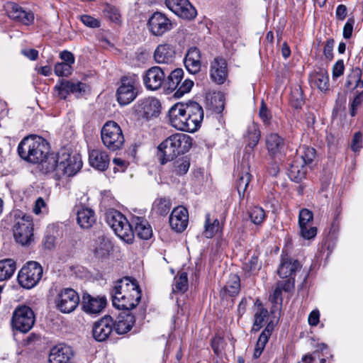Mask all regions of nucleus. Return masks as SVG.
I'll return each instance as SVG.
<instances>
[{
  "instance_id": "f257e3e1",
  "label": "nucleus",
  "mask_w": 363,
  "mask_h": 363,
  "mask_svg": "<svg viewBox=\"0 0 363 363\" xmlns=\"http://www.w3.org/2000/svg\"><path fill=\"white\" fill-rule=\"evenodd\" d=\"M82 164L79 154L64 150L57 153H50L42 163L41 172L58 180L64 176L76 174L82 167Z\"/></svg>"
},
{
  "instance_id": "f03ea898",
  "label": "nucleus",
  "mask_w": 363,
  "mask_h": 363,
  "mask_svg": "<svg viewBox=\"0 0 363 363\" xmlns=\"http://www.w3.org/2000/svg\"><path fill=\"white\" fill-rule=\"evenodd\" d=\"M141 298L139 286L135 279L125 277L118 280L113 289V305L124 311L135 308Z\"/></svg>"
},
{
  "instance_id": "7ed1b4c3",
  "label": "nucleus",
  "mask_w": 363,
  "mask_h": 363,
  "mask_svg": "<svg viewBox=\"0 0 363 363\" xmlns=\"http://www.w3.org/2000/svg\"><path fill=\"white\" fill-rule=\"evenodd\" d=\"M47 141L42 137L29 135L25 137L18 145V153L24 160L30 163H40L41 171L42 163L50 154Z\"/></svg>"
},
{
  "instance_id": "20e7f679",
  "label": "nucleus",
  "mask_w": 363,
  "mask_h": 363,
  "mask_svg": "<svg viewBox=\"0 0 363 363\" xmlns=\"http://www.w3.org/2000/svg\"><path fill=\"white\" fill-rule=\"evenodd\" d=\"M191 138L184 133H175L162 141L157 147V157L162 164L173 160L179 155L188 152L191 147Z\"/></svg>"
},
{
  "instance_id": "39448f33",
  "label": "nucleus",
  "mask_w": 363,
  "mask_h": 363,
  "mask_svg": "<svg viewBox=\"0 0 363 363\" xmlns=\"http://www.w3.org/2000/svg\"><path fill=\"white\" fill-rule=\"evenodd\" d=\"M14 225L13 237L21 245H29L33 241V223L30 215L19 211H13Z\"/></svg>"
},
{
  "instance_id": "423d86ee",
  "label": "nucleus",
  "mask_w": 363,
  "mask_h": 363,
  "mask_svg": "<svg viewBox=\"0 0 363 363\" xmlns=\"http://www.w3.org/2000/svg\"><path fill=\"white\" fill-rule=\"evenodd\" d=\"M106 219L108 225L121 240L128 244L133 243L134 231L127 218L121 213L111 209L106 212Z\"/></svg>"
},
{
  "instance_id": "0eeeda50",
  "label": "nucleus",
  "mask_w": 363,
  "mask_h": 363,
  "mask_svg": "<svg viewBox=\"0 0 363 363\" xmlns=\"http://www.w3.org/2000/svg\"><path fill=\"white\" fill-rule=\"evenodd\" d=\"M101 135L104 145L111 151L121 149L124 144L123 131L115 121H107L101 128Z\"/></svg>"
},
{
  "instance_id": "6e6552de",
  "label": "nucleus",
  "mask_w": 363,
  "mask_h": 363,
  "mask_svg": "<svg viewBox=\"0 0 363 363\" xmlns=\"http://www.w3.org/2000/svg\"><path fill=\"white\" fill-rule=\"evenodd\" d=\"M43 268L34 261L28 262L19 271L18 281L19 284L27 289L34 287L41 279Z\"/></svg>"
},
{
  "instance_id": "1a4fd4ad",
  "label": "nucleus",
  "mask_w": 363,
  "mask_h": 363,
  "mask_svg": "<svg viewBox=\"0 0 363 363\" xmlns=\"http://www.w3.org/2000/svg\"><path fill=\"white\" fill-rule=\"evenodd\" d=\"M35 323L34 312L28 306L21 305L13 311L11 324L13 327L22 333H28Z\"/></svg>"
},
{
  "instance_id": "9d476101",
  "label": "nucleus",
  "mask_w": 363,
  "mask_h": 363,
  "mask_svg": "<svg viewBox=\"0 0 363 363\" xmlns=\"http://www.w3.org/2000/svg\"><path fill=\"white\" fill-rule=\"evenodd\" d=\"M138 79L135 76L124 77L116 91L117 100L122 105L131 103L138 95Z\"/></svg>"
},
{
  "instance_id": "9b49d317",
  "label": "nucleus",
  "mask_w": 363,
  "mask_h": 363,
  "mask_svg": "<svg viewBox=\"0 0 363 363\" xmlns=\"http://www.w3.org/2000/svg\"><path fill=\"white\" fill-rule=\"evenodd\" d=\"M79 303V296L72 289H64L56 297L55 304L57 308L63 313H69L74 311Z\"/></svg>"
},
{
  "instance_id": "f8f14e48",
  "label": "nucleus",
  "mask_w": 363,
  "mask_h": 363,
  "mask_svg": "<svg viewBox=\"0 0 363 363\" xmlns=\"http://www.w3.org/2000/svg\"><path fill=\"white\" fill-rule=\"evenodd\" d=\"M184 131L195 132L200 127L203 119L202 107L196 102L187 104Z\"/></svg>"
},
{
  "instance_id": "ddd939ff",
  "label": "nucleus",
  "mask_w": 363,
  "mask_h": 363,
  "mask_svg": "<svg viewBox=\"0 0 363 363\" xmlns=\"http://www.w3.org/2000/svg\"><path fill=\"white\" fill-rule=\"evenodd\" d=\"M167 7L179 17L191 20L196 17V11L189 0H165Z\"/></svg>"
},
{
  "instance_id": "4468645a",
  "label": "nucleus",
  "mask_w": 363,
  "mask_h": 363,
  "mask_svg": "<svg viewBox=\"0 0 363 363\" xmlns=\"http://www.w3.org/2000/svg\"><path fill=\"white\" fill-rule=\"evenodd\" d=\"M55 89L57 91L58 96L65 99L69 93L75 94L77 97L82 96L87 89V85L79 82L61 79Z\"/></svg>"
},
{
  "instance_id": "2eb2a0df",
  "label": "nucleus",
  "mask_w": 363,
  "mask_h": 363,
  "mask_svg": "<svg viewBox=\"0 0 363 363\" xmlns=\"http://www.w3.org/2000/svg\"><path fill=\"white\" fill-rule=\"evenodd\" d=\"M250 156V154L244 156L240 166H239L237 169L238 180L236 182V186L238 194L241 199L244 198L245 193L251 180V174H250V164L248 161H247L248 160Z\"/></svg>"
},
{
  "instance_id": "dca6fc26",
  "label": "nucleus",
  "mask_w": 363,
  "mask_h": 363,
  "mask_svg": "<svg viewBox=\"0 0 363 363\" xmlns=\"http://www.w3.org/2000/svg\"><path fill=\"white\" fill-rule=\"evenodd\" d=\"M148 25L151 32L157 36L163 35L172 28L171 21L160 12L154 13L150 18Z\"/></svg>"
},
{
  "instance_id": "f3484780",
  "label": "nucleus",
  "mask_w": 363,
  "mask_h": 363,
  "mask_svg": "<svg viewBox=\"0 0 363 363\" xmlns=\"http://www.w3.org/2000/svg\"><path fill=\"white\" fill-rule=\"evenodd\" d=\"M113 328V321L111 316L105 315L96 321L93 326V337L99 341H105L111 334Z\"/></svg>"
},
{
  "instance_id": "a211bd4d",
  "label": "nucleus",
  "mask_w": 363,
  "mask_h": 363,
  "mask_svg": "<svg viewBox=\"0 0 363 363\" xmlns=\"http://www.w3.org/2000/svg\"><path fill=\"white\" fill-rule=\"evenodd\" d=\"M313 218V215L311 211L306 208L300 211L298 216L300 235L304 239L310 240L317 234L316 228L309 226V223L312 222Z\"/></svg>"
},
{
  "instance_id": "6ab92c4d",
  "label": "nucleus",
  "mask_w": 363,
  "mask_h": 363,
  "mask_svg": "<svg viewBox=\"0 0 363 363\" xmlns=\"http://www.w3.org/2000/svg\"><path fill=\"white\" fill-rule=\"evenodd\" d=\"M107 303L106 298L104 296H91L84 294L82 296V308L84 311L89 314H98L101 313Z\"/></svg>"
},
{
  "instance_id": "aec40b11",
  "label": "nucleus",
  "mask_w": 363,
  "mask_h": 363,
  "mask_svg": "<svg viewBox=\"0 0 363 363\" xmlns=\"http://www.w3.org/2000/svg\"><path fill=\"white\" fill-rule=\"evenodd\" d=\"M160 108V103L157 99L147 98L138 102L136 111L140 116L149 119L159 115Z\"/></svg>"
},
{
  "instance_id": "412c9836",
  "label": "nucleus",
  "mask_w": 363,
  "mask_h": 363,
  "mask_svg": "<svg viewBox=\"0 0 363 363\" xmlns=\"http://www.w3.org/2000/svg\"><path fill=\"white\" fill-rule=\"evenodd\" d=\"M189 222L188 211L183 206H178L173 209L169 217V225L177 232H183L187 227Z\"/></svg>"
},
{
  "instance_id": "4be33fe9",
  "label": "nucleus",
  "mask_w": 363,
  "mask_h": 363,
  "mask_svg": "<svg viewBox=\"0 0 363 363\" xmlns=\"http://www.w3.org/2000/svg\"><path fill=\"white\" fill-rule=\"evenodd\" d=\"M165 78V74L160 67H152L147 69L143 77V82L147 89L157 90L161 87Z\"/></svg>"
},
{
  "instance_id": "5701e85b",
  "label": "nucleus",
  "mask_w": 363,
  "mask_h": 363,
  "mask_svg": "<svg viewBox=\"0 0 363 363\" xmlns=\"http://www.w3.org/2000/svg\"><path fill=\"white\" fill-rule=\"evenodd\" d=\"M228 76L227 63L222 57H216L211 63L210 77L218 84H223Z\"/></svg>"
},
{
  "instance_id": "b1692460",
  "label": "nucleus",
  "mask_w": 363,
  "mask_h": 363,
  "mask_svg": "<svg viewBox=\"0 0 363 363\" xmlns=\"http://www.w3.org/2000/svg\"><path fill=\"white\" fill-rule=\"evenodd\" d=\"M187 104H176L169 111V122L172 127L184 131Z\"/></svg>"
},
{
  "instance_id": "393cba45",
  "label": "nucleus",
  "mask_w": 363,
  "mask_h": 363,
  "mask_svg": "<svg viewBox=\"0 0 363 363\" xmlns=\"http://www.w3.org/2000/svg\"><path fill=\"white\" fill-rule=\"evenodd\" d=\"M73 352L71 347L59 344L53 347L50 352L49 363H70Z\"/></svg>"
},
{
  "instance_id": "a878e982",
  "label": "nucleus",
  "mask_w": 363,
  "mask_h": 363,
  "mask_svg": "<svg viewBox=\"0 0 363 363\" xmlns=\"http://www.w3.org/2000/svg\"><path fill=\"white\" fill-rule=\"evenodd\" d=\"M6 10L9 18L18 21L25 25H29L33 22V13L30 11L23 10L21 7L15 3H8L6 6Z\"/></svg>"
},
{
  "instance_id": "bb28decb",
  "label": "nucleus",
  "mask_w": 363,
  "mask_h": 363,
  "mask_svg": "<svg viewBox=\"0 0 363 363\" xmlns=\"http://www.w3.org/2000/svg\"><path fill=\"white\" fill-rule=\"evenodd\" d=\"M135 321L134 315L129 311L121 312L113 323L116 333L119 335L127 333L131 330Z\"/></svg>"
},
{
  "instance_id": "cd10ccee",
  "label": "nucleus",
  "mask_w": 363,
  "mask_h": 363,
  "mask_svg": "<svg viewBox=\"0 0 363 363\" xmlns=\"http://www.w3.org/2000/svg\"><path fill=\"white\" fill-rule=\"evenodd\" d=\"M184 65L191 74H196L201 69V54L196 48H190L184 58Z\"/></svg>"
},
{
  "instance_id": "c85d7f7f",
  "label": "nucleus",
  "mask_w": 363,
  "mask_h": 363,
  "mask_svg": "<svg viewBox=\"0 0 363 363\" xmlns=\"http://www.w3.org/2000/svg\"><path fill=\"white\" fill-rule=\"evenodd\" d=\"M110 159L108 154L100 150L89 152V162L91 167L100 171H104L108 167Z\"/></svg>"
},
{
  "instance_id": "c756f323",
  "label": "nucleus",
  "mask_w": 363,
  "mask_h": 363,
  "mask_svg": "<svg viewBox=\"0 0 363 363\" xmlns=\"http://www.w3.org/2000/svg\"><path fill=\"white\" fill-rule=\"evenodd\" d=\"M300 267V263L297 260H294L287 255H285L281 257L277 273L282 279L289 278Z\"/></svg>"
},
{
  "instance_id": "7c9ffc66",
  "label": "nucleus",
  "mask_w": 363,
  "mask_h": 363,
  "mask_svg": "<svg viewBox=\"0 0 363 363\" xmlns=\"http://www.w3.org/2000/svg\"><path fill=\"white\" fill-rule=\"evenodd\" d=\"M175 52L174 48L168 44L157 46L154 52V58L157 63L170 64L174 60Z\"/></svg>"
},
{
  "instance_id": "2f4dec72",
  "label": "nucleus",
  "mask_w": 363,
  "mask_h": 363,
  "mask_svg": "<svg viewBox=\"0 0 363 363\" xmlns=\"http://www.w3.org/2000/svg\"><path fill=\"white\" fill-rule=\"evenodd\" d=\"M77 220L82 228L88 229L96 222L94 211L86 207H81L77 211Z\"/></svg>"
},
{
  "instance_id": "473e14b6",
  "label": "nucleus",
  "mask_w": 363,
  "mask_h": 363,
  "mask_svg": "<svg viewBox=\"0 0 363 363\" xmlns=\"http://www.w3.org/2000/svg\"><path fill=\"white\" fill-rule=\"evenodd\" d=\"M306 172V164H303V160L295 157L289 169V176L291 179L296 182H299L305 177Z\"/></svg>"
},
{
  "instance_id": "72a5a7b5",
  "label": "nucleus",
  "mask_w": 363,
  "mask_h": 363,
  "mask_svg": "<svg viewBox=\"0 0 363 363\" xmlns=\"http://www.w3.org/2000/svg\"><path fill=\"white\" fill-rule=\"evenodd\" d=\"M266 146L270 155H277L284 149V142L278 134L271 133L266 138Z\"/></svg>"
},
{
  "instance_id": "f704fd0d",
  "label": "nucleus",
  "mask_w": 363,
  "mask_h": 363,
  "mask_svg": "<svg viewBox=\"0 0 363 363\" xmlns=\"http://www.w3.org/2000/svg\"><path fill=\"white\" fill-rule=\"evenodd\" d=\"M135 233L143 240L149 239L152 235V229L147 221L143 218L137 217L134 220Z\"/></svg>"
},
{
  "instance_id": "c9c22d12",
  "label": "nucleus",
  "mask_w": 363,
  "mask_h": 363,
  "mask_svg": "<svg viewBox=\"0 0 363 363\" xmlns=\"http://www.w3.org/2000/svg\"><path fill=\"white\" fill-rule=\"evenodd\" d=\"M273 329H274L273 325L268 324L267 325V327L265 328V329L260 334V335L258 338V340L257 342L256 347L255 349L254 357L255 358H257L261 355V354L265 347V345L267 344V342L269 340V338L272 334Z\"/></svg>"
},
{
  "instance_id": "e433bc0d",
  "label": "nucleus",
  "mask_w": 363,
  "mask_h": 363,
  "mask_svg": "<svg viewBox=\"0 0 363 363\" xmlns=\"http://www.w3.org/2000/svg\"><path fill=\"white\" fill-rule=\"evenodd\" d=\"M16 269V262L11 259L0 260V281L9 279Z\"/></svg>"
},
{
  "instance_id": "4c0bfd02",
  "label": "nucleus",
  "mask_w": 363,
  "mask_h": 363,
  "mask_svg": "<svg viewBox=\"0 0 363 363\" xmlns=\"http://www.w3.org/2000/svg\"><path fill=\"white\" fill-rule=\"evenodd\" d=\"M184 71L182 69H175L169 75L167 81V89L174 91L178 88L183 78Z\"/></svg>"
},
{
  "instance_id": "58836bf2",
  "label": "nucleus",
  "mask_w": 363,
  "mask_h": 363,
  "mask_svg": "<svg viewBox=\"0 0 363 363\" xmlns=\"http://www.w3.org/2000/svg\"><path fill=\"white\" fill-rule=\"evenodd\" d=\"M255 322L252 328L254 332H257L263 326V323L268 317V311L259 306L255 311Z\"/></svg>"
},
{
  "instance_id": "ea45409f",
  "label": "nucleus",
  "mask_w": 363,
  "mask_h": 363,
  "mask_svg": "<svg viewBox=\"0 0 363 363\" xmlns=\"http://www.w3.org/2000/svg\"><path fill=\"white\" fill-rule=\"evenodd\" d=\"M219 221L218 219L211 220L208 214L206 216V221L204 224L203 235L206 238H211L219 230Z\"/></svg>"
},
{
  "instance_id": "a19ab883",
  "label": "nucleus",
  "mask_w": 363,
  "mask_h": 363,
  "mask_svg": "<svg viewBox=\"0 0 363 363\" xmlns=\"http://www.w3.org/2000/svg\"><path fill=\"white\" fill-rule=\"evenodd\" d=\"M240 288V277L237 274H233L230 275L229 279L223 289L230 296H234L239 293Z\"/></svg>"
},
{
  "instance_id": "79ce46f5",
  "label": "nucleus",
  "mask_w": 363,
  "mask_h": 363,
  "mask_svg": "<svg viewBox=\"0 0 363 363\" xmlns=\"http://www.w3.org/2000/svg\"><path fill=\"white\" fill-rule=\"evenodd\" d=\"M187 289V274L184 272H179L178 275L174 278V282L172 287L173 292L184 293Z\"/></svg>"
},
{
  "instance_id": "37998d69",
  "label": "nucleus",
  "mask_w": 363,
  "mask_h": 363,
  "mask_svg": "<svg viewBox=\"0 0 363 363\" xmlns=\"http://www.w3.org/2000/svg\"><path fill=\"white\" fill-rule=\"evenodd\" d=\"M190 167V160L186 157H182L175 160L172 164V172L177 175L185 174Z\"/></svg>"
},
{
  "instance_id": "c03bdc74",
  "label": "nucleus",
  "mask_w": 363,
  "mask_h": 363,
  "mask_svg": "<svg viewBox=\"0 0 363 363\" xmlns=\"http://www.w3.org/2000/svg\"><path fill=\"white\" fill-rule=\"evenodd\" d=\"M315 84L321 91H325L329 87V78L326 70L321 69L313 76Z\"/></svg>"
},
{
  "instance_id": "a18cd8bd",
  "label": "nucleus",
  "mask_w": 363,
  "mask_h": 363,
  "mask_svg": "<svg viewBox=\"0 0 363 363\" xmlns=\"http://www.w3.org/2000/svg\"><path fill=\"white\" fill-rule=\"evenodd\" d=\"M247 145L246 148L252 150L258 143L260 138V132L256 125H252L248 128L247 135Z\"/></svg>"
},
{
  "instance_id": "49530a36",
  "label": "nucleus",
  "mask_w": 363,
  "mask_h": 363,
  "mask_svg": "<svg viewBox=\"0 0 363 363\" xmlns=\"http://www.w3.org/2000/svg\"><path fill=\"white\" fill-rule=\"evenodd\" d=\"M315 150L311 147H302L298 150V154L296 157L298 160H301L303 164L306 165L310 164L314 159Z\"/></svg>"
},
{
  "instance_id": "de8ad7c7",
  "label": "nucleus",
  "mask_w": 363,
  "mask_h": 363,
  "mask_svg": "<svg viewBox=\"0 0 363 363\" xmlns=\"http://www.w3.org/2000/svg\"><path fill=\"white\" fill-rule=\"evenodd\" d=\"M170 208V201L167 198L157 199L153 203V209L162 216L167 215L169 213Z\"/></svg>"
},
{
  "instance_id": "09e8293b",
  "label": "nucleus",
  "mask_w": 363,
  "mask_h": 363,
  "mask_svg": "<svg viewBox=\"0 0 363 363\" xmlns=\"http://www.w3.org/2000/svg\"><path fill=\"white\" fill-rule=\"evenodd\" d=\"M315 350L313 354H307L302 358V360L304 363H325V359L322 358L319 359V360L315 359V354L318 352L323 351L327 349V345L324 343L317 344L315 345Z\"/></svg>"
},
{
  "instance_id": "8fccbe9b",
  "label": "nucleus",
  "mask_w": 363,
  "mask_h": 363,
  "mask_svg": "<svg viewBox=\"0 0 363 363\" xmlns=\"http://www.w3.org/2000/svg\"><path fill=\"white\" fill-rule=\"evenodd\" d=\"M261 268V264L258 262L257 256H252L243 267V270L248 275L255 274Z\"/></svg>"
},
{
  "instance_id": "3c124183",
  "label": "nucleus",
  "mask_w": 363,
  "mask_h": 363,
  "mask_svg": "<svg viewBox=\"0 0 363 363\" xmlns=\"http://www.w3.org/2000/svg\"><path fill=\"white\" fill-rule=\"evenodd\" d=\"M251 221L255 225H259L263 222L265 218L264 211L258 206L253 207L249 212Z\"/></svg>"
},
{
  "instance_id": "603ef678",
  "label": "nucleus",
  "mask_w": 363,
  "mask_h": 363,
  "mask_svg": "<svg viewBox=\"0 0 363 363\" xmlns=\"http://www.w3.org/2000/svg\"><path fill=\"white\" fill-rule=\"evenodd\" d=\"M194 86V82L189 79H186L181 82L179 86L176 89L175 95L178 97L182 96L184 94L189 92Z\"/></svg>"
},
{
  "instance_id": "864d4df0",
  "label": "nucleus",
  "mask_w": 363,
  "mask_h": 363,
  "mask_svg": "<svg viewBox=\"0 0 363 363\" xmlns=\"http://www.w3.org/2000/svg\"><path fill=\"white\" fill-rule=\"evenodd\" d=\"M55 73L57 76H68L72 73V67L63 62L57 63L55 66Z\"/></svg>"
},
{
  "instance_id": "5fc2aeb1",
  "label": "nucleus",
  "mask_w": 363,
  "mask_h": 363,
  "mask_svg": "<svg viewBox=\"0 0 363 363\" xmlns=\"http://www.w3.org/2000/svg\"><path fill=\"white\" fill-rule=\"evenodd\" d=\"M362 76V71L359 68L352 69V73L348 76V79L346 82V86L350 87L353 83H356L355 86H358L360 83V79Z\"/></svg>"
},
{
  "instance_id": "6e6d98bb",
  "label": "nucleus",
  "mask_w": 363,
  "mask_h": 363,
  "mask_svg": "<svg viewBox=\"0 0 363 363\" xmlns=\"http://www.w3.org/2000/svg\"><path fill=\"white\" fill-rule=\"evenodd\" d=\"M47 211L48 208L45 201L42 197L38 198L33 207L35 214L39 215L40 213H45Z\"/></svg>"
},
{
  "instance_id": "4d7b16f0",
  "label": "nucleus",
  "mask_w": 363,
  "mask_h": 363,
  "mask_svg": "<svg viewBox=\"0 0 363 363\" xmlns=\"http://www.w3.org/2000/svg\"><path fill=\"white\" fill-rule=\"evenodd\" d=\"M345 66L342 60H337L333 67V79H337L344 73Z\"/></svg>"
},
{
  "instance_id": "13d9d810",
  "label": "nucleus",
  "mask_w": 363,
  "mask_h": 363,
  "mask_svg": "<svg viewBox=\"0 0 363 363\" xmlns=\"http://www.w3.org/2000/svg\"><path fill=\"white\" fill-rule=\"evenodd\" d=\"M218 103V104H216L214 106V110L217 113H220L224 108V96L222 94L218 93L215 94L212 98V103Z\"/></svg>"
},
{
  "instance_id": "bf43d9fd",
  "label": "nucleus",
  "mask_w": 363,
  "mask_h": 363,
  "mask_svg": "<svg viewBox=\"0 0 363 363\" xmlns=\"http://www.w3.org/2000/svg\"><path fill=\"white\" fill-rule=\"evenodd\" d=\"M81 21L85 26L90 28H98L100 26L99 20L91 16L82 15Z\"/></svg>"
},
{
  "instance_id": "052dcab7",
  "label": "nucleus",
  "mask_w": 363,
  "mask_h": 363,
  "mask_svg": "<svg viewBox=\"0 0 363 363\" xmlns=\"http://www.w3.org/2000/svg\"><path fill=\"white\" fill-rule=\"evenodd\" d=\"M362 135L360 132L354 134L352 141L351 148L354 152H357L362 148Z\"/></svg>"
},
{
  "instance_id": "680f3d73",
  "label": "nucleus",
  "mask_w": 363,
  "mask_h": 363,
  "mask_svg": "<svg viewBox=\"0 0 363 363\" xmlns=\"http://www.w3.org/2000/svg\"><path fill=\"white\" fill-rule=\"evenodd\" d=\"M113 163L115 164V167H113L115 172H124L128 165V162L121 158H114L113 160Z\"/></svg>"
},
{
  "instance_id": "e2e57ef3",
  "label": "nucleus",
  "mask_w": 363,
  "mask_h": 363,
  "mask_svg": "<svg viewBox=\"0 0 363 363\" xmlns=\"http://www.w3.org/2000/svg\"><path fill=\"white\" fill-rule=\"evenodd\" d=\"M354 23V18H350L347 20V23L345 24L344 28H343V37L345 39H349L352 36Z\"/></svg>"
},
{
  "instance_id": "0e129e2a",
  "label": "nucleus",
  "mask_w": 363,
  "mask_h": 363,
  "mask_svg": "<svg viewBox=\"0 0 363 363\" xmlns=\"http://www.w3.org/2000/svg\"><path fill=\"white\" fill-rule=\"evenodd\" d=\"M107 17L113 22H118L120 20V13L117 9L108 7L106 10Z\"/></svg>"
},
{
  "instance_id": "69168bd1",
  "label": "nucleus",
  "mask_w": 363,
  "mask_h": 363,
  "mask_svg": "<svg viewBox=\"0 0 363 363\" xmlns=\"http://www.w3.org/2000/svg\"><path fill=\"white\" fill-rule=\"evenodd\" d=\"M60 55L62 60V62L66 63L71 67L74 63V57L72 52L65 50L62 52Z\"/></svg>"
},
{
  "instance_id": "338daca9",
  "label": "nucleus",
  "mask_w": 363,
  "mask_h": 363,
  "mask_svg": "<svg viewBox=\"0 0 363 363\" xmlns=\"http://www.w3.org/2000/svg\"><path fill=\"white\" fill-rule=\"evenodd\" d=\"M362 96L363 94L360 93L358 95H357L354 99H353L352 104H351V110H350V114L352 116H354L356 114V110L359 107V106L361 104L362 101Z\"/></svg>"
},
{
  "instance_id": "774afa93",
  "label": "nucleus",
  "mask_w": 363,
  "mask_h": 363,
  "mask_svg": "<svg viewBox=\"0 0 363 363\" xmlns=\"http://www.w3.org/2000/svg\"><path fill=\"white\" fill-rule=\"evenodd\" d=\"M277 286L284 291H290L294 286V280L291 279H287L284 281H279Z\"/></svg>"
}]
</instances>
